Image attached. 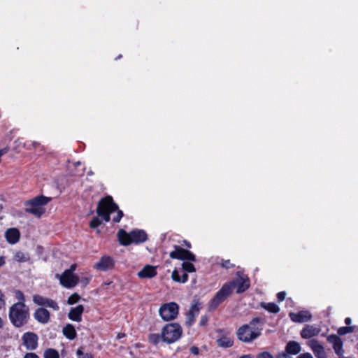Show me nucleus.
<instances>
[{"label":"nucleus","instance_id":"1","mask_svg":"<svg viewBox=\"0 0 358 358\" xmlns=\"http://www.w3.org/2000/svg\"><path fill=\"white\" fill-rule=\"evenodd\" d=\"M250 287V278L247 275H241L240 272H238L237 276L225 282L215 293L213 298L210 300L208 303V310H215L222 303L232 294L235 288H236V294H241L248 290Z\"/></svg>","mask_w":358,"mask_h":358},{"label":"nucleus","instance_id":"2","mask_svg":"<svg viewBox=\"0 0 358 358\" xmlns=\"http://www.w3.org/2000/svg\"><path fill=\"white\" fill-rule=\"evenodd\" d=\"M261 320L260 317H256L250 320V324L241 326L236 331L237 338L241 342L248 343L259 337L262 328L255 327V326Z\"/></svg>","mask_w":358,"mask_h":358},{"label":"nucleus","instance_id":"3","mask_svg":"<svg viewBox=\"0 0 358 358\" xmlns=\"http://www.w3.org/2000/svg\"><path fill=\"white\" fill-rule=\"evenodd\" d=\"M10 323L16 328H21L27 324L30 319L29 308L27 305L13 303L8 310Z\"/></svg>","mask_w":358,"mask_h":358},{"label":"nucleus","instance_id":"4","mask_svg":"<svg viewBox=\"0 0 358 358\" xmlns=\"http://www.w3.org/2000/svg\"><path fill=\"white\" fill-rule=\"evenodd\" d=\"M118 241L122 245L127 246L132 243L141 244L148 240V234L143 229H134L127 232L121 229L117 233Z\"/></svg>","mask_w":358,"mask_h":358},{"label":"nucleus","instance_id":"5","mask_svg":"<svg viewBox=\"0 0 358 358\" xmlns=\"http://www.w3.org/2000/svg\"><path fill=\"white\" fill-rule=\"evenodd\" d=\"M52 199L44 195L37 196L24 202L25 211L40 218L45 212L44 206L47 205Z\"/></svg>","mask_w":358,"mask_h":358},{"label":"nucleus","instance_id":"6","mask_svg":"<svg viewBox=\"0 0 358 358\" xmlns=\"http://www.w3.org/2000/svg\"><path fill=\"white\" fill-rule=\"evenodd\" d=\"M118 210V206L113 201L111 196L108 195L100 199L98 203L96 213L103 221L108 222L110 220V214Z\"/></svg>","mask_w":358,"mask_h":358},{"label":"nucleus","instance_id":"7","mask_svg":"<svg viewBox=\"0 0 358 358\" xmlns=\"http://www.w3.org/2000/svg\"><path fill=\"white\" fill-rule=\"evenodd\" d=\"M182 334L181 326L176 322L166 324L162 329V341L166 343H173L178 341Z\"/></svg>","mask_w":358,"mask_h":358},{"label":"nucleus","instance_id":"8","mask_svg":"<svg viewBox=\"0 0 358 358\" xmlns=\"http://www.w3.org/2000/svg\"><path fill=\"white\" fill-rule=\"evenodd\" d=\"M179 313V306L176 302L165 303L161 305L159 315L164 321L175 320Z\"/></svg>","mask_w":358,"mask_h":358},{"label":"nucleus","instance_id":"9","mask_svg":"<svg viewBox=\"0 0 358 358\" xmlns=\"http://www.w3.org/2000/svg\"><path fill=\"white\" fill-rule=\"evenodd\" d=\"M175 250L170 252L169 256L174 259L182 261L196 262L195 255L187 249H184L178 245L174 246Z\"/></svg>","mask_w":358,"mask_h":358},{"label":"nucleus","instance_id":"10","mask_svg":"<svg viewBox=\"0 0 358 358\" xmlns=\"http://www.w3.org/2000/svg\"><path fill=\"white\" fill-rule=\"evenodd\" d=\"M60 284L66 288H72L78 285L79 278L72 270H65L59 277Z\"/></svg>","mask_w":358,"mask_h":358},{"label":"nucleus","instance_id":"11","mask_svg":"<svg viewBox=\"0 0 358 358\" xmlns=\"http://www.w3.org/2000/svg\"><path fill=\"white\" fill-rule=\"evenodd\" d=\"M22 344L29 351L35 350L38 345V336L34 332L27 331L22 336Z\"/></svg>","mask_w":358,"mask_h":358},{"label":"nucleus","instance_id":"12","mask_svg":"<svg viewBox=\"0 0 358 358\" xmlns=\"http://www.w3.org/2000/svg\"><path fill=\"white\" fill-rule=\"evenodd\" d=\"M115 266V261L113 257L108 255H103L99 262L94 265V268L100 271H108L112 270Z\"/></svg>","mask_w":358,"mask_h":358},{"label":"nucleus","instance_id":"13","mask_svg":"<svg viewBox=\"0 0 358 358\" xmlns=\"http://www.w3.org/2000/svg\"><path fill=\"white\" fill-rule=\"evenodd\" d=\"M327 341L329 343L332 345V348L335 353L338 356H343L344 354L343 342L342 339L336 334H331L327 337Z\"/></svg>","mask_w":358,"mask_h":358},{"label":"nucleus","instance_id":"14","mask_svg":"<svg viewBox=\"0 0 358 358\" xmlns=\"http://www.w3.org/2000/svg\"><path fill=\"white\" fill-rule=\"evenodd\" d=\"M33 316L38 323L42 324H48L50 320V313L44 307L36 308Z\"/></svg>","mask_w":358,"mask_h":358},{"label":"nucleus","instance_id":"15","mask_svg":"<svg viewBox=\"0 0 358 358\" xmlns=\"http://www.w3.org/2000/svg\"><path fill=\"white\" fill-rule=\"evenodd\" d=\"M289 317L292 321L297 323L308 322L312 319V315L308 310H300L297 313H289Z\"/></svg>","mask_w":358,"mask_h":358},{"label":"nucleus","instance_id":"16","mask_svg":"<svg viewBox=\"0 0 358 358\" xmlns=\"http://www.w3.org/2000/svg\"><path fill=\"white\" fill-rule=\"evenodd\" d=\"M308 345L313 350L317 358H327V353L322 345L315 339H311L308 342Z\"/></svg>","mask_w":358,"mask_h":358},{"label":"nucleus","instance_id":"17","mask_svg":"<svg viewBox=\"0 0 358 358\" xmlns=\"http://www.w3.org/2000/svg\"><path fill=\"white\" fill-rule=\"evenodd\" d=\"M321 329L316 325L306 324L300 332L301 338L309 339L317 336Z\"/></svg>","mask_w":358,"mask_h":358},{"label":"nucleus","instance_id":"18","mask_svg":"<svg viewBox=\"0 0 358 358\" xmlns=\"http://www.w3.org/2000/svg\"><path fill=\"white\" fill-rule=\"evenodd\" d=\"M84 312V307L83 305H78L76 307L71 308L69 314V318L74 322H81L82 315Z\"/></svg>","mask_w":358,"mask_h":358},{"label":"nucleus","instance_id":"19","mask_svg":"<svg viewBox=\"0 0 358 358\" xmlns=\"http://www.w3.org/2000/svg\"><path fill=\"white\" fill-rule=\"evenodd\" d=\"M5 237L10 244H15L20 238V231L17 228H10L6 231Z\"/></svg>","mask_w":358,"mask_h":358},{"label":"nucleus","instance_id":"20","mask_svg":"<svg viewBox=\"0 0 358 358\" xmlns=\"http://www.w3.org/2000/svg\"><path fill=\"white\" fill-rule=\"evenodd\" d=\"M157 274L155 266L151 265H145L142 270L138 273L140 278H152Z\"/></svg>","mask_w":358,"mask_h":358},{"label":"nucleus","instance_id":"21","mask_svg":"<svg viewBox=\"0 0 358 358\" xmlns=\"http://www.w3.org/2000/svg\"><path fill=\"white\" fill-rule=\"evenodd\" d=\"M301 350V347L300 344L295 341H290L287 342L285 351L289 355H296L299 354Z\"/></svg>","mask_w":358,"mask_h":358},{"label":"nucleus","instance_id":"22","mask_svg":"<svg viewBox=\"0 0 358 358\" xmlns=\"http://www.w3.org/2000/svg\"><path fill=\"white\" fill-rule=\"evenodd\" d=\"M62 333L69 340H74L77 337V333L74 326L71 324H67L63 327Z\"/></svg>","mask_w":358,"mask_h":358},{"label":"nucleus","instance_id":"23","mask_svg":"<svg viewBox=\"0 0 358 358\" xmlns=\"http://www.w3.org/2000/svg\"><path fill=\"white\" fill-rule=\"evenodd\" d=\"M217 346L224 348H231L234 345V341L227 336H222L216 341Z\"/></svg>","mask_w":358,"mask_h":358},{"label":"nucleus","instance_id":"24","mask_svg":"<svg viewBox=\"0 0 358 358\" xmlns=\"http://www.w3.org/2000/svg\"><path fill=\"white\" fill-rule=\"evenodd\" d=\"M260 306L271 313L276 314V313H279V311H280L279 306L273 302H270V303L261 302Z\"/></svg>","mask_w":358,"mask_h":358},{"label":"nucleus","instance_id":"25","mask_svg":"<svg viewBox=\"0 0 358 358\" xmlns=\"http://www.w3.org/2000/svg\"><path fill=\"white\" fill-rule=\"evenodd\" d=\"M41 307H47L52 308L53 310L57 311L59 310V306L57 302L52 299L45 297L44 300V303L42 304Z\"/></svg>","mask_w":358,"mask_h":358},{"label":"nucleus","instance_id":"26","mask_svg":"<svg viewBox=\"0 0 358 358\" xmlns=\"http://www.w3.org/2000/svg\"><path fill=\"white\" fill-rule=\"evenodd\" d=\"M44 358H59L58 351L54 348H48L43 354Z\"/></svg>","mask_w":358,"mask_h":358},{"label":"nucleus","instance_id":"27","mask_svg":"<svg viewBox=\"0 0 358 358\" xmlns=\"http://www.w3.org/2000/svg\"><path fill=\"white\" fill-rule=\"evenodd\" d=\"M161 341H162V334H150L148 336V341L154 345H157Z\"/></svg>","mask_w":358,"mask_h":358},{"label":"nucleus","instance_id":"28","mask_svg":"<svg viewBox=\"0 0 358 358\" xmlns=\"http://www.w3.org/2000/svg\"><path fill=\"white\" fill-rule=\"evenodd\" d=\"M14 294L15 299L18 300V301L16 302L15 303H21L22 305H26V298L24 293L21 290L15 289L14 291Z\"/></svg>","mask_w":358,"mask_h":358},{"label":"nucleus","instance_id":"29","mask_svg":"<svg viewBox=\"0 0 358 358\" xmlns=\"http://www.w3.org/2000/svg\"><path fill=\"white\" fill-rule=\"evenodd\" d=\"M197 315L192 313V311H188L186 315L185 325L187 327H191L196 320V316Z\"/></svg>","mask_w":358,"mask_h":358},{"label":"nucleus","instance_id":"30","mask_svg":"<svg viewBox=\"0 0 358 358\" xmlns=\"http://www.w3.org/2000/svg\"><path fill=\"white\" fill-rule=\"evenodd\" d=\"M182 271H185L187 273H193L196 271V268L194 265L189 262H184L182 264Z\"/></svg>","mask_w":358,"mask_h":358},{"label":"nucleus","instance_id":"31","mask_svg":"<svg viewBox=\"0 0 358 358\" xmlns=\"http://www.w3.org/2000/svg\"><path fill=\"white\" fill-rule=\"evenodd\" d=\"M76 355L78 358H94V355L90 352H84L83 348L80 347L76 350Z\"/></svg>","mask_w":358,"mask_h":358},{"label":"nucleus","instance_id":"32","mask_svg":"<svg viewBox=\"0 0 358 358\" xmlns=\"http://www.w3.org/2000/svg\"><path fill=\"white\" fill-rule=\"evenodd\" d=\"M355 327L349 326V327H341L338 328L337 333L338 335L343 336L349 333H352L354 331Z\"/></svg>","mask_w":358,"mask_h":358},{"label":"nucleus","instance_id":"33","mask_svg":"<svg viewBox=\"0 0 358 358\" xmlns=\"http://www.w3.org/2000/svg\"><path fill=\"white\" fill-rule=\"evenodd\" d=\"M80 299V296L78 293H73L71 296H69L67 299V303L69 305H73L78 303Z\"/></svg>","mask_w":358,"mask_h":358},{"label":"nucleus","instance_id":"34","mask_svg":"<svg viewBox=\"0 0 358 358\" xmlns=\"http://www.w3.org/2000/svg\"><path fill=\"white\" fill-rule=\"evenodd\" d=\"M45 297L43 296H41L40 294H34L33 296V301L34 303L39 306H42V304L44 303Z\"/></svg>","mask_w":358,"mask_h":358},{"label":"nucleus","instance_id":"35","mask_svg":"<svg viewBox=\"0 0 358 358\" xmlns=\"http://www.w3.org/2000/svg\"><path fill=\"white\" fill-rule=\"evenodd\" d=\"M102 224L101 220L98 217H94L90 222V227L92 229H95Z\"/></svg>","mask_w":358,"mask_h":358},{"label":"nucleus","instance_id":"36","mask_svg":"<svg viewBox=\"0 0 358 358\" xmlns=\"http://www.w3.org/2000/svg\"><path fill=\"white\" fill-rule=\"evenodd\" d=\"M201 308V303L198 301H194V303L192 304L189 311H192L193 313L198 315Z\"/></svg>","mask_w":358,"mask_h":358},{"label":"nucleus","instance_id":"37","mask_svg":"<svg viewBox=\"0 0 358 358\" xmlns=\"http://www.w3.org/2000/svg\"><path fill=\"white\" fill-rule=\"evenodd\" d=\"M221 266H222V267L227 268V269L231 268L234 267V264L231 263V261L229 259H227V260L222 259Z\"/></svg>","mask_w":358,"mask_h":358},{"label":"nucleus","instance_id":"38","mask_svg":"<svg viewBox=\"0 0 358 358\" xmlns=\"http://www.w3.org/2000/svg\"><path fill=\"white\" fill-rule=\"evenodd\" d=\"M116 212H117V215H116V216H115L113 218V221L115 223H118L120 222L121 219L122 218L124 213H123L122 210H120L119 208H118V210H116Z\"/></svg>","mask_w":358,"mask_h":358},{"label":"nucleus","instance_id":"39","mask_svg":"<svg viewBox=\"0 0 358 358\" xmlns=\"http://www.w3.org/2000/svg\"><path fill=\"white\" fill-rule=\"evenodd\" d=\"M171 278L173 281L175 282H180V275L179 274V272L175 268L172 273H171Z\"/></svg>","mask_w":358,"mask_h":358},{"label":"nucleus","instance_id":"40","mask_svg":"<svg viewBox=\"0 0 358 358\" xmlns=\"http://www.w3.org/2000/svg\"><path fill=\"white\" fill-rule=\"evenodd\" d=\"M257 358H273V356L267 351L259 352L257 355Z\"/></svg>","mask_w":358,"mask_h":358},{"label":"nucleus","instance_id":"41","mask_svg":"<svg viewBox=\"0 0 358 358\" xmlns=\"http://www.w3.org/2000/svg\"><path fill=\"white\" fill-rule=\"evenodd\" d=\"M286 296V292L284 291L280 292L277 294V300L278 302L284 301Z\"/></svg>","mask_w":358,"mask_h":358},{"label":"nucleus","instance_id":"42","mask_svg":"<svg viewBox=\"0 0 358 358\" xmlns=\"http://www.w3.org/2000/svg\"><path fill=\"white\" fill-rule=\"evenodd\" d=\"M15 258L20 262H24L26 260L24 257V253L22 252H17L15 255Z\"/></svg>","mask_w":358,"mask_h":358},{"label":"nucleus","instance_id":"43","mask_svg":"<svg viewBox=\"0 0 358 358\" xmlns=\"http://www.w3.org/2000/svg\"><path fill=\"white\" fill-rule=\"evenodd\" d=\"M208 318L207 315H203L201 317V320L199 321V324L201 326H206L208 323Z\"/></svg>","mask_w":358,"mask_h":358},{"label":"nucleus","instance_id":"44","mask_svg":"<svg viewBox=\"0 0 358 358\" xmlns=\"http://www.w3.org/2000/svg\"><path fill=\"white\" fill-rule=\"evenodd\" d=\"M189 352L194 355H198L199 354V348L196 345H193L189 348Z\"/></svg>","mask_w":358,"mask_h":358},{"label":"nucleus","instance_id":"45","mask_svg":"<svg viewBox=\"0 0 358 358\" xmlns=\"http://www.w3.org/2000/svg\"><path fill=\"white\" fill-rule=\"evenodd\" d=\"M188 280V275L187 272L183 271L182 276H180V283H185Z\"/></svg>","mask_w":358,"mask_h":358},{"label":"nucleus","instance_id":"46","mask_svg":"<svg viewBox=\"0 0 358 358\" xmlns=\"http://www.w3.org/2000/svg\"><path fill=\"white\" fill-rule=\"evenodd\" d=\"M275 358H291L290 355H289L285 351L279 352L276 356Z\"/></svg>","mask_w":358,"mask_h":358},{"label":"nucleus","instance_id":"47","mask_svg":"<svg viewBox=\"0 0 358 358\" xmlns=\"http://www.w3.org/2000/svg\"><path fill=\"white\" fill-rule=\"evenodd\" d=\"M23 358H40L36 353L34 352H27Z\"/></svg>","mask_w":358,"mask_h":358},{"label":"nucleus","instance_id":"48","mask_svg":"<svg viewBox=\"0 0 358 358\" xmlns=\"http://www.w3.org/2000/svg\"><path fill=\"white\" fill-rule=\"evenodd\" d=\"M4 305H5L4 294L0 290V309H1L2 306Z\"/></svg>","mask_w":358,"mask_h":358},{"label":"nucleus","instance_id":"49","mask_svg":"<svg viewBox=\"0 0 358 358\" xmlns=\"http://www.w3.org/2000/svg\"><path fill=\"white\" fill-rule=\"evenodd\" d=\"M297 358H313V356L311 355L310 353L309 352H306V353H303V354H301L299 355Z\"/></svg>","mask_w":358,"mask_h":358},{"label":"nucleus","instance_id":"50","mask_svg":"<svg viewBox=\"0 0 358 358\" xmlns=\"http://www.w3.org/2000/svg\"><path fill=\"white\" fill-rule=\"evenodd\" d=\"M90 282V279L88 278H83L81 279V283L83 285V286H86Z\"/></svg>","mask_w":358,"mask_h":358},{"label":"nucleus","instance_id":"51","mask_svg":"<svg viewBox=\"0 0 358 358\" xmlns=\"http://www.w3.org/2000/svg\"><path fill=\"white\" fill-rule=\"evenodd\" d=\"M5 263V257L3 256H0V267L3 266Z\"/></svg>","mask_w":358,"mask_h":358},{"label":"nucleus","instance_id":"52","mask_svg":"<svg viewBox=\"0 0 358 358\" xmlns=\"http://www.w3.org/2000/svg\"><path fill=\"white\" fill-rule=\"evenodd\" d=\"M183 242H184V243L182 244V245L187 247V248H191L192 245H191V243L189 241H184Z\"/></svg>","mask_w":358,"mask_h":358},{"label":"nucleus","instance_id":"53","mask_svg":"<svg viewBox=\"0 0 358 358\" xmlns=\"http://www.w3.org/2000/svg\"><path fill=\"white\" fill-rule=\"evenodd\" d=\"M238 358H253V356L250 354H248V355H241Z\"/></svg>","mask_w":358,"mask_h":358},{"label":"nucleus","instance_id":"54","mask_svg":"<svg viewBox=\"0 0 358 358\" xmlns=\"http://www.w3.org/2000/svg\"><path fill=\"white\" fill-rule=\"evenodd\" d=\"M351 322H352V320H351V318H350V317H346V318L345 319V323L347 325H350V324H351Z\"/></svg>","mask_w":358,"mask_h":358},{"label":"nucleus","instance_id":"55","mask_svg":"<svg viewBox=\"0 0 358 358\" xmlns=\"http://www.w3.org/2000/svg\"><path fill=\"white\" fill-rule=\"evenodd\" d=\"M125 336V334L124 333H119L117 336V338L118 339H120L122 338H124Z\"/></svg>","mask_w":358,"mask_h":358},{"label":"nucleus","instance_id":"56","mask_svg":"<svg viewBox=\"0 0 358 358\" xmlns=\"http://www.w3.org/2000/svg\"><path fill=\"white\" fill-rule=\"evenodd\" d=\"M76 265L73 264L71 266V268L69 270H72V273H73L74 270L76 269Z\"/></svg>","mask_w":358,"mask_h":358},{"label":"nucleus","instance_id":"57","mask_svg":"<svg viewBox=\"0 0 358 358\" xmlns=\"http://www.w3.org/2000/svg\"><path fill=\"white\" fill-rule=\"evenodd\" d=\"M3 326V320L1 319V317H0V329H1Z\"/></svg>","mask_w":358,"mask_h":358},{"label":"nucleus","instance_id":"58","mask_svg":"<svg viewBox=\"0 0 358 358\" xmlns=\"http://www.w3.org/2000/svg\"><path fill=\"white\" fill-rule=\"evenodd\" d=\"M120 58H122V55H119L117 57H115V60H117Z\"/></svg>","mask_w":358,"mask_h":358}]
</instances>
